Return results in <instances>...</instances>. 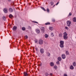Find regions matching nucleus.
<instances>
[{
	"instance_id": "obj_22",
	"label": "nucleus",
	"mask_w": 76,
	"mask_h": 76,
	"mask_svg": "<svg viewBox=\"0 0 76 76\" xmlns=\"http://www.w3.org/2000/svg\"><path fill=\"white\" fill-rule=\"evenodd\" d=\"M45 25H50V23L49 22H48L45 23Z\"/></svg>"
},
{
	"instance_id": "obj_41",
	"label": "nucleus",
	"mask_w": 76,
	"mask_h": 76,
	"mask_svg": "<svg viewBox=\"0 0 76 76\" xmlns=\"http://www.w3.org/2000/svg\"><path fill=\"white\" fill-rule=\"evenodd\" d=\"M34 23H38V22H37L36 21H34Z\"/></svg>"
},
{
	"instance_id": "obj_32",
	"label": "nucleus",
	"mask_w": 76,
	"mask_h": 76,
	"mask_svg": "<svg viewBox=\"0 0 76 76\" xmlns=\"http://www.w3.org/2000/svg\"><path fill=\"white\" fill-rule=\"evenodd\" d=\"M25 38H26V39H28V36H26L25 37Z\"/></svg>"
},
{
	"instance_id": "obj_42",
	"label": "nucleus",
	"mask_w": 76,
	"mask_h": 76,
	"mask_svg": "<svg viewBox=\"0 0 76 76\" xmlns=\"http://www.w3.org/2000/svg\"><path fill=\"white\" fill-rule=\"evenodd\" d=\"M50 76H52L53 75V74H50Z\"/></svg>"
},
{
	"instance_id": "obj_13",
	"label": "nucleus",
	"mask_w": 76,
	"mask_h": 76,
	"mask_svg": "<svg viewBox=\"0 0 76 76\" xmlns=\"http://www.w3.org/2000/svg\"><path fill=\"white\" fill-rule=\"evenodd\" d=\"M50 65L51 66H54V64L53 62H51L50 64Z\"/></svg>"
},
{
	"instance_id": "obj_40",
	"label": "nucleus",
	"mask_w": 76,
	"mask_h": 76,
	"mask_svg": "<svg viewBox=\"0 0 76 76\" xmlns=\"http://www.w3.org/2000/svg\"><path fill=\"white\" fill-rule=\"evenodd\" d=\"M59 3V2H58L57 4H56V5H58V4Z\"/></svg>"
},
{
	"instance_id": "obj_34",
	"label": "nucleus",
	"mask_w": 76,
	"mask_h": 76,
	"mask_svg": "<svg viewBox=\"0 0 76 76\" xmlns=\"http://www.w3.org/2000/svg\"><path fill=\"white\" fill-rule=\"evenodd\" d=\"M65 29H67V30H68V29H69V28H68V27H65Z\"/></svg>"
},
{
	"instance_id": "obj_24",
	"label": "nucleus",
	"mask_w": 76,
	"mask_h": 76,
	"mask_svg": "<svg viewBox=\"0 0 76 76\" xmlns=\"http://www.w3.org/2000/svg\"><path fill=\"white\" fill-rule=\"evenodd\" d=\"M6 17L4 16H3V20H6Z\"/></svg>"
},
{
	"instance_id": "obj_28",
	"label": "nucleus",
	"mask_w": 76,
	"mask_h": 76,
	"mask_svg": "<svg viewBox=\"0 0 76 76\" xmlns=\"http://www.w3.org/2000/svg\"><path fill=\"white\" fill-rule=\"evenodd\" d=\"M35 50H36V51H37V52H38V51H39L38 49L37 48H35Z\"/></svg>"
},
{
	"instance_id": "obj_39",
	"label": "nucleus",
	"mask_w": 76,
	"mask_h": 76,
	"mask_svg": "<svg viewBox=\"0 0 76 76\" xmlns=\"http://www.w3.org/2000/svg\"><path fill=\"white\" fill-rule=\"evenodd\" d=\"M69 15L71 16L72 15V13H71V12H70L69 13Z\"/></svg>"
},
{
	"instance_id": "obj_23",
	"label": "nucleus",
	"mask_w": 76,
	"mask_h": 76,
	"mask_svg": "<svg viewBox=\"0 0 76 76\" xmlns=\"http://www.w3.org/2000/svg\"><path fill=\"white\" fill-rule=\"evenodd\" d=\"M9 17L10 18H13V15L12 14H10L9 15Z\"/></svg>"
},
{
	"instance_id": "obj_31",
	"label": "nucleus",
	"mask_w": 76,
	"mask_h": 76,
	"mask_svg": "<svg viewBox=\"0 0 76 76\" xmlns=\"http://www.w3.org/2000/svg\"><path fill=\"white\" fill-rule=\"evenodd\" d=\"M54 68L55 69H57V66H54Z\"/></svg>"
},
{
	"instance_id": "obj_15",
	"label": "nucleus",
	"mask_w": 76,
	"mask_h": 76,
	"mask_svg": "<svg viewBox=\"0 0 76 76\" xmlns=\"http://www.w3.org/2000/svg\"><path fill=\"white\" fill-rule=\"evenodd\" d=\"M73 21L74 22H76V18L75 17L73 19Z\"/></svg>"
},
{
	"instance_id": "obj_1",
	"label": "nucleus",
	"mask_w": 76,
	"mask_h": 76,
	"mask_svg": "<svg viewBox=\"0 0 76 76\" xmlns=\"http://www.w3.org/2000/svg\"><path fill=\"white\" fill-rule=\"evenodd\" d=\"M64 41L61 40L60 42V47H61V48H64Z\"/></svg>"
},
{
	"instance_id": "obj_6",
	"label": "nucleus",
	"mask_w": 76,
	"mask_h": 76,
	"mask_svg": "<svg viewBox=\"0 0 76 76\" xmlns=\"http://www.w3.org/2000/svg\"><path fill=\"white\" fill-rule=\"evenodd\" d=\"M41 29L42 30V31L43 33H44V32H45V28H44V27H42L41 28Z\"/></svg>"
},
{
	"instance_id": "obj_20",
	"label": "nucleus",
	"mask_w": 76,
	"mask_h": 76,
	"mask_svg": "<svg viewBox=\"0 0 76 76\" xmlns=\"http://www.w3.org/2000/svg\"><path fill=\"white\" fill-rule=\"evenodd\" d=\"M51 36L52 37H53L54 36V33H53L52 32L51 33Z\"/></svg>"
},
{
	"instance_id": "obj_45",
	"label": "nucleus",
	"mask_w": 76,
	"mask_h": 76,
	"mask_svg": "<svg viewBox=\"0 0 76 76\" xmlns=\"http://www.w3.org/2000/svg\"><path fill=\"white\" fill-rule=\"evenodd\" d=\"M54 6H55V5H53V7H54Z\"/></svg>"
},
{
	"instance_id": "obj_5",
	"label": "nucleus",
	"mask_w": 76,
	"mask_h": 76,
	"mask_svg": "<svg viewBox=\"0 0 76 76\" xmlns=\"http://www.w3.org/2000/svg\"><path fill=\"white\" fill-rule=\"evenodd\" d=\"M3 11L4 12V13H7L8 12V10L7 8H4V9Z\"/></svg>"
},
{
	"instance_id": "obj_25",
	"label": "nucleus",
	"mask_w": 76,
	"mask_h": 76,
	"mask_svg": "<svg viewBox=\"0 0 76 76\" xmlns=\"http://www.w3.org/2000/svg\"><path fill=\"white\" fill-rule=\"evenodd\" d=\"M73 65L74 66H76V63H75V62H73Z\"/></svg>"
},
{
	"instance_id": "obj_44",
	"label": "nucleus",
	"mask_w": 76,
	"mask_h": 76,
	"mask_svg": "<svg viewBox=\"0 0 76 76\" xmlns=\"http://www.w3.org/2000/svg\"><path fill=\"white\" fill-rule=\"evenodd\" d=\"M60 35H61V36H62V35H61V34H59V37H60Z\"/></svg>"
},
{
	"instance_id": "obj_35",
	"label": "nucleus",
	"mask_w": 76,
	"mask_h": 76,
	"mask_svg": "<svg viewBox=\"0 0 76 76\" xmlns=\"http://www.w3.org/2000/svg\"><path fill=\"white\" fill-rule=\"evenodd\" d=\"M51 5H53V4H54V3L52 2H51Z\"/></svg>"
},
{
	"instance_id": "obj_2",
	"label": "nucleus",
	"mask_w": 76,
	"mask_h": 76,
	"mask_svg": "<svg viewBox=\"0 0 76 76\" xmlns=\"http://www.w3.org/2000/svg\"><path fill=\"white\" fill-rule=\"evenodd\" d=\"M63 37L64 39H67V34L65 32L63 33Z\"/></svg>"
},
{
	"instance_id": "obj_21",
	"label": "nucleus",
	"mask_w": 76,
	"mask_h": 76,
	"mask_svg": "<svg viewBox=\"0 0 76 76\" xmlns=\"http://www.w3.org/2000/svg\"><path fill=\"white\" fill-rule=\"evenodd\" d=\"M66 55H69V53L68 51H66Z\"/></svg>"
},
{
	"instance_id": "obj_10",
	"label": "nucleus",
	"mask_w": 76,
	"mask_h": 76,
	"mask_svg": "<svg viewBox=\"0 0 76 76\" xmlns=\"http://www.w3.org/2000/svg\"><path fill=\"white\" fill-rule=\"evenodd\" d=\"M9 11L10 12H13V9L11 8H10L9 9Z\"/></svg>"
},
{
	"instance_id": "obj_43",
	"label": "nucleus",
	"mask_w": 76,
	"mask_h": 76,
	"mask_svg": "<svg viewBox=\"0 0 76 76\" xmlns=\"http://www.w3.org/2000/svg\"><path fill=\"white\" fill-rule=\"evenodd\" d=\"M8 1H10L11 0H8Z\"/></svg>"
},
{
	"instance_id": "obj_18",
	"label": "nucleus",
	"mask_w": 76,
	"mask_h": 76,
	"mask_svg": "<svg viewBox=\"0 0 76 76\" xmlns=\"http://www.w3.org/2000/svg\"><path fill=\"white\" fill-rule=\"evenodd\" d=\"M24 75L25 76H28V74L26 72H25L24 73Z\"/></svg>"
},
{
	"instance_id": "obj_9",
	"label": "nucleus",
	"mask_w": 76,
	"mask_h": 76,
	"mask_svg": "<svg viewBox=\"0 0 76 76\" xmlns=\"http://www.w3.org/2000/svg\"><path fill=\"white\" fill-rule=\"evenodd\" d=\"M61 57L63 59H65V58H66V55H65L64 54H62L61 56Z\"/></svg>"
},
{
	"instance_id": "obj_30",
	"label": "nucleus",
	"mask_w": 76,
	"mask_h": 76,
	"mask_svg": "<svg viewBox=\"0 0 76 76\" xmlns=\"http://www.w3.org/2000/svg\"><path fill=\"white\" fill-rule=\"evenodd\" d=\"M47 11L49 13V12H50V10H49V9H47Z\"/></svg>"
},
{
	"instance_id": "obj_7",
	"label": "nucleus",
	"mask_w": 76,
	"mask_h": 76,
	"mask_svg": "<svg viewBox=\"0 0 76 76\" xmlns=\"http://www.w3.org/2000/svg\"><path fill=\"white\" fill-rule=\"evenodd\" d=\"M17 29V27L16 26H14L12 28V30H13V31H16Z\"/></svg>"
},
{
	"instance_id": "obj_37",
	"label": "nucleus",
	"mask_w": 76,
	"mask_h": 76,
	"mask_svg": "<svg viewBox=\"0 0 76 76\" xmlns=\"http://www.w3.org/2000/svg\"><path fill=\"white\" fill-rule=\"evenodd\" d=\"M37 42H38V40H35V43H37Z\"/></svg>"
},
{
	"instance_id": "obj_14",
	"label": "nucleus",
	"mask_w": 76,
	"mask_h": 76,
	"mask_svg": "<svg viewBox=\"0 0 76 76\" xmlns=\"http://www.w3.org/2000/svg\"><path fill=\"white\" fill-rule=\"evenodd\" d=\"M61 57H58V60L59 61H61Z\"/></svg>"
},
{
	"instance_id": "obj_17",
	"label": "nucleus",
	"mask_w": 76,
	"mask_h": 76,
	"mask_svg": "<svg viewBox=\"0 0 76 76\" xmlns=\"http://www.w3.org/2000/svg\"><path fill=\"white\" fill-rule=\"evenodd\" d=\"M45 38H47L48 37V35L47 34H45Z\"/></svg>"
},
{
	"instance_id": "obj_16",
	"label": "nucleus",
	"mask_w": 76,
	"mask_h": 76,
	"mask_svg": "<svg viewBox=\"0 0 76 76\" xmlns=\"http://www.w3.org/2000/svg\"><path fill=\"white\" fill-rule=\"evenodd\" d=\"M70 68L71 70H73V69H74V67H73V66L72 65H71L70 66Z\"/></svg>"
},
{
	"instance_id": "obj_3",
	"label": "nucleus",
	"mask_w": 76,
	"mask_h": 76,
	"mask_svg": "<svg viewBox=\"0 0 76 76\" xmlns=\"http://www.w3.org/2000/svg\"><path fill=\"white\" fill-rule=\"evenodd\" d=\"M71 21L70 20L67 21V24L68 26H70V24H71Z\"/></svg>"
},
{
	"instance_id": "obj_12",
	"label": "nucleus",
	"mask_w": 76,
	"mask_h": 76,
	"mask_svg": "<svg viewBox=\"0 0 76 76\" xmlns=\"http://www.w3.org/2000/svg\"><path fill=\"white\" fill-rule=\"evenodd\" d=\"M49 29L50 31H53V27H50L49 28Z\"/></svg>"
},
{
	"instance_id": "obj_19",
	"label": "nucleus",
	"mask_w": 76,
	"mask_h": 76,
	"mask_svg": "<svg viewBox=\"0 0 76 76\" xmlns=\"http://www.w3.org/2000/svg\"><path fill=\"white\" fill-rule=\"evenodd\" d=\"M41 9H42V10H44V11H46V10H45V8L42 7H41Z\"/></svg>"
},
{
	"instance_id": "obj_33",
	"label": "nucleus",
	"mask_w": 76,
	"mask_h": 76,
	"mask_svg": "<svg viewBox=\"0 0 76 76\" xmlns=\"http://www.w3.org/2000/svg\"><path fill=\"white\" fill-rule=\"evenodd\" d=\"M52 21H53V22H55V19H52Z\"/></svg>"
},
{
	"instance_id": "obj_11",
	"label": "nucleus",
	"mask_w": 76,
	"mask_h": 76,
	"mask_svg": "<svg viewBox=\"0 0 76 76\" xmlns=\"http://www.w3.org/2000/svg\"><path fill=\"white\" fill-rule=\"evenodd\" d=\"M40 52L41 53H44V49H42L40 50Z\"/></svg>"
},
{
	"instance_id": "obj_36",
	"label": "nucleus",
	"mask_w": 76,
	"mask_h": 76,
	"mask_svg": "<svg viewBox=\"0 0 76 76\" xmlns=\"http://www.w3.org/2000/svg\"><path fill=\"white\" fill-rule=\"evenodd\" d=\"M45 75L46 76H47L48 75V74L47 73H45Z\"/></svg>"
},
{
	"instance_id": "obj_29",
	"label": "nucleus",
	"mask_w": 76,
	"mask_h": 76,
	"mask_svg": "<svg viewBox=\"0 0 76 76\" xmlns=\"http://www.w3.org/2000/svg\"><path fill=\"white\" fill-rule=\"evenodd\" d=\"M56 63L57 64H59L60 63H59V61H58L57 62H56Z\"/></svg>"
},
{
	"instance_id": "obj_26",
	"label": "nucleus",
	"mask_w": 76,
	"mask_h": 76,
	"mask_svg": "<svg viewBox=\"0 0 76 76\" xmlns=\"http://www.w3.org/2000/svg\"><path fill=\"white\" fill-rule=\"evenodd\" d=\"M22 30L23 31H25V28L24 27H23L22 28Z\"/></svg>"
},
{
	"instance_id": "obj_27",
	"label": "nucleus",
	"mask_w": 76,
	"mask_h": 76,
	"mask_svg": "<svg viewBox=\"0 0 76 76\" xmlns=\"http://www.w3.org/2000/svg\"><path fill=\"white\" fill-rule=\"evenodd\" d=\"M47 54H48V56L49 57H50V53L48 52Z\"/></svg>"
},
{
	"instance_id": "obj_38",
	"label": "nucleus",
	"mask_w": 76,
	"mask_h": 76,
	"mask_svg": "<svg viewBox=\"0 0 76 76\" xmlns=\"http://www.w3.org/2000/svg\"><path fill=\"white\" fill-rule=\"evenodd\" d=\"M64 76H67V75L65 74L64 75Z\"/></svg>"
},
{
	"instance_id": "obj_8",
	"label": "nucleus",
	"mask_w": 76,
	"mask_h": 76,
	"mask_svg": "<svg viewBox=\"0 0 76 76\" xmlns=\"http://www.w3.org/2000/svg\"><path fill=\"white\" fill-rule=\"evenodd\" d=\"M36 32L37 34H39V33H40V30L39 29H36Z\"/></svg>"
},
{
	"instance_id": "obj_4",
	"label": "nucleus",
	"mask_w": 76,
	"mask_h": 76,
	"mask_svg": "<svg viewBox=\"0 0 76 76\" xmlns=\"http://www.w3.org/2000/svg\"><path fill=\"white\" fill-rule=\"evenodd\" d=\"M39 42L40 45H42V44H43L44 42L43 41V40H42L40 39L39 41Z\"/></svg>"
}]
</instances>
